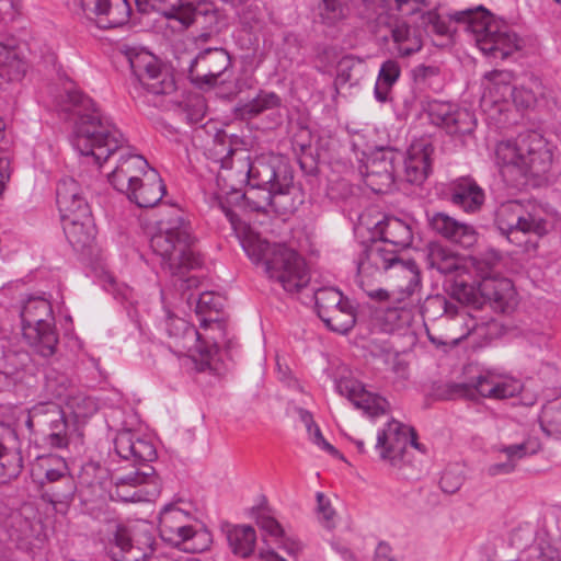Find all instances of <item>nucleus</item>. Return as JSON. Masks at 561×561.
Segmentation results:
<instances>
[{"label":"nucleus","instance_id":"1","mask_svg":"<svg viewBox=\"0 0 561 561\" xmlns=\"http://www.w3.org/2000/svg\"><path fill=\"white\" fill-rule=\"evenodd\" d=\"M61 108L76 116L72 144L81 156L92 158L101 167L111 157L119 158L107 173L110 184L118 192H130L149 172L148 161L131 151L121 130L98 110L93 101L78 90H67Z\"/></svg>","mask_w":561,"mask_h":561},{"label":"nucleus","instance_id":"2","mask_svg":"<svg viewBox=\"0 0 561 561\" xmlns=\"http://www.w3.org/2000/svg\"><path fill=\"white\" fill-rule=\"evenodd\" d=\"M420 26L427 34L450 36L457 31L453 23L461 25L465 31L474 36L480 50L494 59H506L520 48L519 38L507 25L496 21L482 5L474 9L455 11L448 14V20L436 11L423 12Z\"/></svg>","mask_w":561,"mask_h":561},{"label":"nucleus","instance_id":"3","mask_svg":"<svg viewBox=\"0 0 561 561\" xmlns=\"http://www.w3.org/2000/svg\"><path fill=\"white\" fill-rule=\"evenodd\" d=\"M194 238L190 224L178 207L157 221L156 232L150 238V248L160 256L161 266L172 276L179 277L174 285L185 290L196 287V277H184L186 272L201 265V260L193 249Z\"/></svg>","mask_w":561,"mask_h":561},{"label":"nucleus","instance_id":"4","mask_svg":"<svg viewBox=\"0 0 561 561\" xmlns=\"http://www.w3.org/2000/svg\"><path fill=\"white\" fill-rule=\"evenodd\" d=\"M114 445L117 455L133 460L136 469L115 477L112 496L123 502L150 501L157 496L160 493L158 477L154 468L148 463L157 457L153 444L127 430L116 435Z\"/></svg>","mask_w":561,"mask_h":561},{"label":"nucleus","instance_id":"5","mask_svg":"<svg viewBox=\"0 0 561 561\" xmlns=\"http://www.w3.org/2000/svg\"><path fill=\"white\" fill-rule=\"evenodd\" d=\"M496 162L507 185L522 190L530 176L539 178L549 172L552 150L547 139L537 131L518 135L515 140L500 141L495 148Z\"/></svg>","mask_w":561,"mask_h":561},{"label":"nucleus","instance_id":"6","mask_svg":"<svg viewBox=\"0 0 561 561\" xmlns=\"http://www.w3.org/2000/svg\"><path fill=\"white\" fill-rule=\"evenodd\" d=\"M247 168L248 190L242 197L255 211H266L267 207L287 209L280 199L293 194L294 173L291 167L279 157L270 154L242 162Z\"/></svg>","mask_w":561,"mask_h":561},{"label":"nucleus","instance_id":"7","mask_svg":"<svg viewBox=\"0 0 561 561\" xmlns=\"http://www.w3.org/2000/svg\"><path fill=\"white\" fill-rule=\"evenodd\" d=\"M242 248L254 263H261L271 280L278 283L289 294H297L310 282L305 260L293 249L280 243H270L257 233L249 231Z\"/></svg>","mask_w":561,"mask_h":561},{"label":"nucleus","instance_id":"8","mask_svg":"<svg viewBox=\"0 0 561 561\" xmlns=\"http://www.w3.org/2000/svg\"><path fill=\"white\" fill-rule=\"evenodd\" d=\"M22 332L24 339L43 357L51 356L58 343L54 327L51 306L43 298H31L22 312Z\"/></svg>","mask_w":561,"mask_h":561},{"label":"nucleus","instance_id":"9","mask_svg":"<svg viewBox=\"0 0 561 561\" xmlns=\"http://www.w3.org/2000/svg\"><path fill=\"white\" fill-rule=\"evenodd\" d=\"M25 425L37 444L54 448H67L70 436L61 407L55 402H39L28 411Z\"/></svg>","mask_w":561,"mask_h":561},{"label":"nucleus","instance_id":"10","mask_svg":"<svg viewBox=\"0 0 561 561\" xmlns=\"http://www.w3.org/2000/svg\"><path fill=\"white\" fill-rule=\"evenodd\" d=\"M110 556L114 561H149L159 549L149 525L114 524L108 530Z\"/></svg>","mask_w":561,"mask_h":561},{"label":"nucleus","instance_id":"11","mask_svg":"<svg viewBox=\"0 0 561 561\" xmlns=\"http://www.w3.org/2000/svg\"><path fill=\"white\" fill-rule=\"evenodd\" d=\"M188 514L174 505L165 506L159 517L161 538L176 547L184 546L185 550L203 551L207 547L208 534L196 531L186 524Z\"/></svg>","mask_w":561,"mask_h":561},{"label":"nucleus","instance_id":"12","mask_svg":"<svg viewBox=\"0 0 561 561\" xmlns=\"http://www.w3.org/2000/svg\"><path fill=\"white\" fill-rule=\"evenodd\" d=\"M133 75L139 83L153 95H170L175 92L176 84L173 75L162 67L156 57L149 53H137L129 57Z\"/></svg>","mask_w":561,"mask_h":561},{"label":"nucleus","instance_id":"13","mask_svg":"<svg viewBox=\"0 0 561 561\" xmlns=\"http://www.w3.org/2000/svg\"><path fill=\"white\" fill-rule=\"evenodd\" d=\"M519 392V385L515 381H500L494 376L481 375L473 385L451 382L446 385L444 398L448 400L468 399L478 397L491 399L512 398Z\"/></svg>","mask_w":561,"mask_h":561},{"label":"nucleus","instance_id":"14","mask_svg":"<svg viewBox=\"0 0 561 561\" xmlns=\"http://www.w3.org/2000/svg\"><path fill=\"white\" fill-rule=\"evenodd\" d=\"M82 15L101 30L125 26L131 15L128 0H76Z\"/></svg>","mask_w":561,"mask_h":561},{"label":"nucleus","instance_id":"15","mask_svg":"<svg viewBox=\"0 0 561 561\" xmlns=\"http://www.w3.org/2000/svg\"><path fill=\"white\" fill-rule=\"evenodd\" d=\"M41 489L43 500L51 504L57 513L66 514L75 499L77 483L67 465L60 462L57 468L45 470Z\"/></svg>","mask_w":561,"mask_h":561},{"label":"nucleus","instance_id":"16","mask_svg":"<svg viewBox=\"0 0 561 561\" xmlns=\"http://www.w3.org/2000/svg\"><path fill=\"white\" fill-rule=\"evenodd\" d=\"M230 56L224 48H207L190 64L188 77L198 88L214 87L218 78L230 67Z\"/></svg>","mask_w":561,"mask_h":561},{"label":"nucleus","instance_id":"17","mask_svg":"<svg viewBox=\"0 0 561 561\" xmlns=\"http://www.w3.org/2000/svg\"><path fill=\"white\" fill-rule=\"evenodd\" d=\"M426 111L431 122L450 135H470L477 125L471 112L449 102L432 101Z\"/></svg>","mask_w":561,"mask_h":561},{"label":"nucleus","instance_id":"18","mask_svg":"<svg viewBox=\"0 0 561 561\" xmlns=\"http://www.w3.org/2000/svg\"><path fill=\"white\" fill-rule=\"evenodd\" d=\"M401 259L397 250L388 249L382 242L374 240L364 250L357 265L358 278L363 283L381 282L385 274L391 273Z\"/></svg>","mask_w":561,"mask_h":561},{"label":"nucleus","instance_id":"19","mask_svg":"<svg viewBox=\"0 0 561 561\" xmlns=\"http://www.w3.org/2000/svg\"><path fill=\"white\" fill-rule=\"evenodd\" d=\"M169 333L171 336L181 337L184 343L183 347L192 350L186 342L194 343V350L199 355V360L196 362V369L205 371L211 368L210 359L217 352V337L215 335L204 336L193 325L181 318L172 319L169 323Z\"/></svg>","mask_w":561,"mask_h":561},{"label":"nucleus","instance_id":"20","mask_svg":"<svg viewBox=\"0 0 561 561\" xmlns=\"http://www.w3.org/2000/svg\"><path fill=\"white\" fill-rule=\"evenodd\" d=\"M400 154L392 149H380L366 164L365 183L375 193H386L394 184L396 163Z\"/></svg>","mask_w":561,"mask_h":561},{"label":"nucleus","instance_id":"21","mask_svg":"<svg viewBox=\"0 0 561 561\" xmlns=\"http://www.w3.org/2000/svg\"><path fill=\"white\" fill-rule=\"evenodd\" d=\"M469 321L466 312L458 311L450 318L442 319L435 328H426L427 337L437 348L448 352L471 334Z\"/></svg>","mask_w":561,"mask_h":561},{"label":"nucleus","instance_id":"22","mask_svg":"<svg viewBox=\"0 0 561 561\" xmlns=\"http://www.w3.org/2000/svg\"><path fill=\"white\" fill-rule=\"evenodd\" d=\"M390 277L392 278V296L397 299L400 310L404 311L412 306V297L421 286L417 265L412 260H400L394 264Z\"/></svg>","mask_w":561,"mask_h":561},{"label":"nucleus","instance_id":"23","mask_svg":"<svg viewBox=\"0 0 561 561\" xmlns=\"http://www.w3.org/2000/svg\"><path fill=\"white\" fill-rule=\"evenodd\" d=\"M483 306L489 304L497 312H507L515 305V289L511 279L497 275H486L478 283Z\"/></svg>","mask_w":561,"mask_h":561},{"label":"nucleus","instance_id":"24","mask_svg":"<svg viewBox=\"0 0 561 561\" xmlns=\"http://www.w3.org/2000/svg\"><path fill=\"white\" fill-rule=\"evenodd\" d=\"M428 226L440 237L465 248L471 247L477 240V233L472 226L458 221L446 213H427Z\"/></svg>","mask_w":561,"mask_h":561},{"label":"nucleus","instance_id":"25","mask_svg":"<svg viewBox=\"0 0 561 561\" xmlns=\"http://www.w3.org/2000/svg\"><path fill=\"white\" fill-rule=\"evenodd\" d=\"M336 390L369 416L383 414L388 405L386 399L367 391L359 381L351 378L339 379L336 381Z\"/></svg>","mask_w":561,"mask_h":561},{"label":"nucleus","instance_id":"26","mask_svg":"<svg viewBox=\"0 0 561 561\" xmlns=\"http://www.w3.org/2000/svg\"><path fill=\"white\" fill-rule=\"evenodd\" d=\"M408 440V426L392 420L378 433L376 448L380 449L381 459L397 466L403 457Z\"/></svg>","mask_w":561,"mask_h":561},{"label":"nucleus","instance_id":"27","mask_svg":"<svg viewBox=\"0 0 561 561\" xmlns=\"http://www.w3.org/2000/svg\"><path fill=\"white\" fill-rule=\"evenodd\" d=\"M128 199L138 207L148 208L156 206L165 194V185L159 173L150 169L149 172L136 185L130 187V192H124Z\"/></svg>","mask_w":561,"mask_h":561},{"label":"nucleus","instance_id":"28","mask_svg":"<svg viewBox=\"0 0 561 561\" xmlns=\"http://www.w3.org/2000/svg\"><path fill=\"white\" fill-rule=\"evenodd\" d=\"M539 445L530 439L520 444L500 445L496 450L503 454L506 459L490 465L486 468V473L490 477H500L513 473L517 468V462L526 456L535 455L538 451Z\"/></svg>","mask_w":561,"mask_h":561},{"label":"nucleus","instance_id":"29","mask_svg":"<svg viewBox=\"0 0 561 561\" xmlns=\"http://www.w3.org/2000/svg\"><path fill=\"white\" fill-rule=\"evenodd\" d=\"M450 201L467 213H474L484 203V192L471 178H460L450 185Z\"/></svg>","mask_w":561,"mask_h":561},{"label":"nucleus","instance_id":"30","mask_svg":"<svg viewBox=\"0 0 561 561\" xmlns=\"http://www.w3.org/2000/svg\"><path fill=\"white\" fill-rule=\"evenodd\" d=\"M376 233L380 236L379 242L386 247L390 244L393 250L407 249L412 244L413 232L410 225L397 217H386L376 225Z\"/></svg>","mask_w":561,"mask_h":561},{"label":"nucleus","instance_id":"31","mask_svg":"<svg viewBox=\"0 0 561 561\" xmlns=\"http://www.w3.org/2000/svg\"><path fill=\"white\" fill-rule=\"evenodd\" d=\"M224 308L222 297L213 291H204L196 300V316L198 317L199 325L204 330H224V323L219 320L218 316Z\"/></svg>","mask_w":561,"mask_h":561},{"label":"nucleus","instance_id":"32","mask_svg":"<svg viewBox=\"0 0 561 561\" xmlns=\"http://www.w3.org/2000/svg\"><path fill=\"white\" fill-rule=\"evenodd\" d=\"M431 146H411L404 160L405 179L412 184H421L431 171Z\"/></svg>","mask_w":561,"mask_h":561},{"label":"nucleus","instance_id":"33","mask_svg":"<svg viewBox=\"0 0 561 561\" xmlns=\"http://www.w3.org/2000/svg\"><path fill=\"white\" fill-rule=\"evenodd\" d=\"M67 240L77 251H82L93 242L95 228L92 216L62 221Z\"/></svg>","mask_w":561,"mask_h":561},{"label":"nucleus","instance_id":"34","mask_svg":"<svg viewBox=\"0 0 561 561\" xmlns=\"http://www.w3.org/2000/svg\"><path fill=\"white\" fill-rule=\"evenodd\" d=\"M391 37L402 57L421 50L422 37L417 28H412L405 21H397L391 26Z\"/></svg>","mask_w":561,"mask_h":561},{"label":"nucleus","instance_id":"35","mask_svg":"<svg viewBox=\"0 0 561 561\" xmlns=\"http://www.w3.org/2000/svg\"><path fill=\"white\" fill-rule=\"evenodd\" d=\"M280 105V98L274 92L261 91L253 100L238 103L233 110L234 116L242 121L252 119L267 110Z\"/></svg>","mask_w":561,"mask_h":561},{"label":"nucleus","instance_id":"36","mask_svg":"<svg viewBox=\"0 0 561 561\" xmlns=\"http://www.w3.org/2000/svg\"><path fill=\"white\" fill-rule=\"evenodd\" d=\"M26 68L18 49L0 42V77L8 81H19L25 76Z\"/></svg>","mask_w":561,"mask_h":561},{"label":"nucleus","instance_id":"37","mask_svg":"<svg viewBox=\"0 0 561 561\" xmlns=\"http://www.w3.org/2000/svg\"><path fill=\"white\" fill-rule=\"evenodd\" d=\"M321 320L331 331L345 334L356 323V310L347 298L335 308V311L327 313Z\"/></svg>","mask_w":561,"mask_h":561},{"label":"nucleus","instance_id":"38","mask_svg":"<svg viewBox=\"0 0 561 561\" xmlns=\"http://www.w3.org/2000/svg\"><path fill=\"white\" fill-rule=\"evenodd\" d=\"M227 539L234 554L247 558L254 550L256 535L251 526H233L227 531Z\"/></svg>","mask_w":561,"mask_h":561},{"label":"nucleus","instance_id":"39","mask_svg":"<svg viewBox=\"0 0 561 561\" xmlns=\"http://www.w3.org/2000/svg\"><path fill=\"white\" fill-rule=\"evenodd\" d=\"M426 261L431 268L449 274L459 268V259L439 243H430Z\"/></svg>","mask_w":561,"mask_h":561},{"label":"nucleus","instance_id":"40","mask_svg":"<svg viewBox=\"0 0 561 561\" xmlns=\"http://www.w3.org/2000/svg\"><path fill=\"white\" fill-rule=\"evenodd\" d=\"M424 318L438 322L444 318H450L458 312L456 304L449 301L444 295L428 296L421 306Z\"/></svg>","mask_w":561,"mask_h":561},{"label":"nucleus","instance_id":"41","mask_svg":"<svg viewBox=\"0 0 561 561\" xmlns=\"http://www.w3.org/2000/svg\"><path fill=\"white\" fill-rule=\"evenodd\" d=\"M483 78L489 82L488 89L494 91L500 99L507 100L512 98L517 101V90L513 87L514 73L510 70H492L486 72Z\"/></svg>","mask_w":561,"mask_h":561},{"label":"nucleus","instance_id":"42","mask_svg":"<svg viewBox=\"0 0 561 561\" xmlns=\"http://www.w3.org/2000/svg\"><path fill=\"white\" fill-rule=\"evenodd\" d=\"M85 199L82 195L79 183L72 179L67 178L59 181L56 190V202L59 211L70 213L72 203Z\"/></svg>","mask_w":561,"mask_h":561},{"label":"nucleus","instance_id":"43","mask_svg":"<svg viewBox=\"0 0 561 561\" xmlns=\"http://www.w3.org/2000/svg\"><path fill=\"white\" fill-rule=\"evenodd\" d=\"M549 232L547 211L537 204L528 203L523 234L543 237Z\"/></svg>","mask_w":561,"mask_h":561},{"label":"nucleus","instance_id":"44","mask_svg":"<svg viewBox=\"0 0 561 561\" xmlns=\"http://www.w3.org/2000/svg\"><path fill=\"white\" fill-rule=\"evenodd\" d=\"M71 386L72 381L65 373L54 367L46 369L44 390L48 397L55 399L67 397Z\"/></svg>","mask_w":561,"mask_h":561},{"label":"nucleus","instance_id":"45","mask_svg":"<svg viewBox=\"0 0 561 561\" xmlns=\"http://www.w3.org/2000/svg\"><path fill=\"white\" fill-rule=\"evenodd\" d=\"M319 18L328 26H333L350 15L346 0H321L318 5Z\"/></svg>","mask_w":561,"mask_h":561},{"label":"nucleus","instance_id":"46","mask_svg":"<svg viewBox=\"0 0 561 561\" xmlns=\"http://www.w3.org/2000/svg\"><path fill=\"white\" fill-rule=\"evenodd\" d=\"M522 202L508 201L503 203L495 213V225L503 236L512 241V230L519 214Z\"/></svg>","mask_w":561,"mask_h":561},{"label":"nucleus","instance_id":"47","mask_svg":"<svg viewBox=\"0 0 561 561\" xmlns=\"http://www.w3.org/2000/svg\"><path fill=\"white\" fill-rule=\"evenodd\" d=\"M345 297L339 289L333 287L320 288L314 293L316 309L319 318H323L327 313L335 311V308L340 306Z\"/></svg>","mask_w":561,"mask_h":561},{"label":"nucleus","instance_id":"48","mask_svg":"<svg viewBox=\"0 0 561 561\" xmlns=\"http://www.w3.org/2000/svg\"><path fill=\"white\" fill-rule=\"evenodd\" d=\"M22 468L23 459L20 451L8 450L5 447L0 451V483L15 479Z\"/></svg>","mask_w":561,"mask_h":561},{"label":"nucleus","instance_id":"49","mask_svg":"<svg viewBox=\"0 0 561 561\" xmlns=\"http://www.w3.org/2000/svg\"><path fill=\"white\" fill-rule=\"evenodd\" d=\"M453 297L461 304L471 305L476 308H482V297L479 295L478 286H473L466 282L456 280L451 285Z\"/></svg>","mask_w":561,"mask_h":561},{"label":"nucleus","instance_id":"50","mask_svg":"<svg viewBox=\"0 0 561 561\" xmlns=\"http://www.w3.org/2000/svg\"><path fill=\"white\" fill-rule=\"evenodd\" d=\"M379 283L380 282H371V283L365 284L362 282L360 278H358V284H359L360 288L366 293V295L370 299L376 300V301H388L393 305L394 310H400V308L398 307L397 299H394V297L392 296L393 288L387 290V289L377 287L376 285ZM394 312L396 311H389V316L394 314Z\"/></svg>","mask_w":561,"mask_h":561},{"label":"nucleus","instance_id":"51","mask_svg":"<svg viewBox=\"0 0 561 561\" xmlns=\"http://www.w3.org/2000/svg\"><path fill=\"white\" fill-rule=\"evenodd\" d=\"M473 261L476 270L479 272L482 279L483 276L493 275V270L501 261V254L497 251L490 249L484 252L478 253L473 257Z\"/></svg>","mask_w":561,"mask_h":561},{"label":"nucleus","instance_id":"52","mask_svg":"<svg viewBox=\"0 0 561 561\" xmlns=\"http://www.w3.org/2000/svg\"><path fill=\"white\" fill-rule=\"evenodd\" d=\"M463 477L456 469H446L440 477V489L443 492L454 494L462 485Z\"/></svg>","mask_w":561,"mask_h":561},{"label":"nucleus","instance_id":"53","mask_svg":"<svg viewBox=\"0 0 561 561\" xmlns=\"http://www.w3.org/2000/svg\"><path fill=\"white\" fill-rule=\"evenodd\" d=\"M400 72V66L396 60H386L380 67L377 81L392 87L399 79Z\"/></svg>","mask_w":561,"mask_h":561},{"label":"nucleus","instance_id":"54","mask_svg":"<svg viewBox=\"0 0 561 561\" xmlns=\"http://www.w3.org/2000/svg\"><path fill=\"white\" fill-rule=\"evenodd\" d=\"M318 513L324 520L327 528L334 527L335 510L332 507L330 500L321 492L317 493Z\"/></svg>","mask_w":561,"mask_h":561},{"label":"nucleus","instance_id":"55","mask_svg":"<svg viewBox=\"0 0 561 561\" xmlns=\"http://www.w3.org/2000/svg\"><path fill=\"white\" fill-rule=\"evenodd\" d=\"M106 470L102 468L99 463L89 462L82 468V479L89 485L102 484V479L105 477Z\"/></svg>","mask_w":561,"mask_h":561},{"label":"nucleus","instance_id":"56","mask_svg":"<svg viewBox=\"0 0 561 561\" xmlns=\"http://www.w3.org/2000/svg\"><path fill=\"white\" fill-rule=\"evenodd\" d=\"M259 527L272 537L280 538L284 535V529L280 524L272 516L259 515L256 518Z\"/></svg>","mask_w":561,"mask_h":561},{"label":"nucleus","instance_id":"57","mask_svg":"<svg viewBox=\"0 0 561 561\" xmlns=\"http://www.w3.org/2000/svg\"><path fill=\"white\" fill-rule=\"evenodd\" d=\"M70 209H71L70 213L60 211L62 221L71 220V219H79V218H84V217L87 218V217L92 216L90 206L85 199L79 201L76 204L72 203Z\"/></svg>","mask_w":561,"mask_h":561},{"label":"nucleus","instance_id":"58","mask_svg":"<svg viewBox=\"0 0 561 561\" xmlns=\"http://www.w3.org/2000/svg\"><path fill=\"white\" fill-rule=\"evenodd\" d=\"M396 9L403 15H412L422 7L428 5L427 0H394Z\"/></svg>","mask_w":561,"mask_h":561},{"label":"nucleus","instance_id":"59","mask_svg":"<svg viewBox=\"0 0 561 561\" xmlns=\"http://www.w3.org/2000/svg\"><path fill=\"white\" fill-rule=\"evenodd\" d=\"M300 414H301V419L302 421L306 423V426L308 428V432L311 433L312 428H313V433H312V442L320 446L322 440H324L325 438L323 437L320 428L317 426V424L313 422L312 420V416L309 412L307 411H304V410H300Z\"/></svg>","mask_w":561,"mask_h":561},{"label":"nucleus","instance_id":"60","mask_svg":"<svg viewBox=\"0 0 561 561\" xmlns=\"http://www.w3.org/2000/svg\"><path fill=\"white\" fill-rule=\"evenodd\" d=\"M439 68L436 66L421 65L414 69V78L416 81L424 82L430 78L437 77Z\"/></svg>","mask_w":561,"mask_h":561},{"label":"nucleus","instance_id":"61","mask_svg":"<svg viewBox=\"0 0 561 561\" xmlns=\"http://www.w3.org/2000/svg\"><path fill=\"white\" fill-rule=\"evenodd\" d=\"M527 207H528V203L527 204L522 203L520 208H519V214L517 215V218L515 219L514 228L512 230V241L511 242H515L516 234L523 232Z\"/></svg>","mask_w":561,"mask_h":561},{"label":"nucleus","instance_id":"62","mask_svg":"<svg viewBox=\"0 0 561 561\" xmlns=\"http://www.w3.org/2000/svg\"><path fill=\"white\" fill-rule=\"evenodd\" d=\"M194 107H195V110H194L193 113L191 111H188V110H185V112H184L185 119L190 124L199 123L203 119V116H204V103H203V101H197L196 104L194 105Z\"/></svg>","mask_w":561,"mask_h":561},{"label":"nucleus","instance_id":"63","mask_svg":"<svg viewBox=\"0 0 561 561\" xmlns=\"http://www.w3.org/2000/svg\"><path fill=\"white\" fill-rule=\"evenodd\" d=\"M375 561H392L391 548L386 542H380L375 551Z\"/></svg>","mask_w":561,"mask_h":561},{"label":"nucleus","instance_id":"64","mask_svg":"<svg viewBox=\"0 0 561 561\" xmlns=\"http://www.w3.org/2000/svg\"><path fill=\"white\" fill-rule=\"evenodd\" d=\"M391 87L385 85V83H381L377 81L375 87V96L379 102H386L388 100V94Z\"/></svg>","mask_w":561,"mask_h":561}]
</instances>
